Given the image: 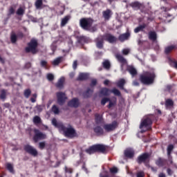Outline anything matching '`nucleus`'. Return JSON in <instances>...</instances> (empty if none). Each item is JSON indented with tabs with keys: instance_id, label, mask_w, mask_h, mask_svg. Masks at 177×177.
Returning a JSON list of instances; mask_svg holds the SVG:
<instances>
[{
	"instance_id": "1",
	"label": "nucleus",
	"mask_w": 177,
	"mask_h": 177,
	"mask_svg": "<svg viewBox=\"0 0 177 177\" xmlns=\"http://www.w3.org/2000/svg\"><path fill=\"white\" fill-rule=\"evenodd\" d=\"M156 74L153 71H145L140 75L139 80L144 85H151L154 82Z\"/></svg>"
},
{
	"instance_id": "2",
	"label": "nucleus",
	"mask_w": 177,
	"mask_h": 177,
	"mask_svg": "<svg viewBox=\"0 0 177 177\" xmlns=\"http://www.w3.org/2000/svg\"><path fill=\"white\" fill-rule=\"evenodd\" d=\"M151 124H153L151 118L149 117L144 118L140 125V129H141L142 133L146 132V131H150L151 129Z\"/></svg>"
},
{
	"instance_id": "3",
	"label": "nucleus",
	"mask_w": 177,
	"mask_h": 177,
	"mask_svg": "<svg viewBox=\"0 0 177 177\" xmlns=\"http://www.w3.org/2000/svg\"><path fill=\"white\" fill-rule=\"evenodd\" d=\"M26 53H32L35 55L38 52V41L35 39H32L28 44V46L25 48Z\"/></svg>"
},
{
	"instance_id": "4",
	"label": "nucleus",
	"mask_w": 177,
	"mask_h": 177,
	"mask_svg": "<svg viewBox=\"0 0 177 177\" xmlns=\"http://www.w3.org/2000/svg\"><path fill=\"white\" fill-rule=\"evenodd\" d=\"M59 131H62L64 132L65 136L66 138H75L77 136V133H75V130L73 129L71 126L68 128L64 127V125L59 126Z\"/></svg>"
},
{
	"instance_id": "5",
	"label": "nucleus",
	"mask_w": 177,
	"mask_h": 177,
	"mask_svg": "<svg viewBox=\"0 0 177 177\" xmlns=\"http://www.w3.org/2000/svg\"><path fill=\"white\" fill-rule=\"evenodd\" d=\"M80 24L84 30H91V27H92V24H93V19L91 18L81 19Z\"/></svg>"
},
{
	"instance_id": "6",
	"label": "nucleus",
	"mask_w": 177,
	"mask_h": 177,
	"mask_svg": "<svg viewBox=\"0 0 177 177\" xmlns=\"http://www.w3.org/2000/svg\"><path fill=\"white\" fill-rule=\"evenodd\" d=\"M35 135L33 136V140L37 143L39 140H44L46 138V134L41 132L39 130L35 129H34Z\"/></svg>"
},
{
	"instance_id": "7",
	"label": "nucleus",
	"mask_w": 177,
	"mask_h": 177,
	"mask_svg": "<svg viewBox=\"0 0 177 177\" xmlns=\"http://www.w3.org/2000/svg\"><path fill=\"white\" fill-rule=\"evenodd\" d=\"M103 128L106 132H111L118 128V122L113 121L111 124H106L104 125Z\"/></svg>"
},
{
	"instance_id": "8",
	"label": "nucleus",
	"mask_w": 177,
	"mask_h": 177,
	"mask_svg": "<svg viewBox=\"0 0 177 177\" xmlns=\"http://www.w3.org/2000/svg\"><path fill=\"white\" fill-rule=\"evenodd\" d=\"M104 41H107L109 44H114V42H117V37L111 34H105L102 35Z\"/></svg>"
},
{
	"instance_id": "9",
	"label": "nucleus",
	"mask_w": 177,
	"mask_h": 177,
	"mask_svg": "<svg viewBox=\"0 0 177 177\" xmlns=\"http://www.w3.org/2000/svg\"><path fill=\"white\" fill-rule=\"evenodd\" d=\"M149 158L150 154L145 153L138 158L137 162H138V164H142V162H146L147 161H149Z\"/></svg>"
},
{
	"instance_id": "10",
	"label": "nucleus",
	"mask_w": 177,
	"mask_h": 177,
	"mask_svg": "<svg viewBox=\"0 0 177 177\" xmlns=\"http://www.w3.org/2000/svg\"><path fill=\"white\" fill-rule=\"evenodd\" d=\"M25 150L27 151V153H29V154H31V156H33L34 157H36V156H38V151L37 149H34V147L26 145L25 146Z\"/></svg>"
},
{
	"instance_id": "11",
	"label": "nucleus",
	"mask_w": 177,
	"mask_h": 177,
	"mask_svg": "<svg viewBox=\"0 0 177 177\" xmlns=\"http://www.w3.org/2000/svg\"><path fill=\"white\" fill-rule=\"evenodd\" d=\"M57 102L59 104H64V102H66V99H67V97H66V94L62 92L57 93Z\"/></svg>"
},
{
	"instance_id": "12",
	"label": "nucleus",
	"mask_w": 177,
	"mask_h": 177,
	"mask_svg": "<svg viewBox=\"0 0 177 177\" xmlns=\"http://www.w3.org/2000/svg\"><path fill=\"white\" fill-rule=\"evenodd\" d=\"M109 147L104 145H95V150L98 153H107Z\"/></svg>"
},
{
	"instance_id": "13",
	"label": "nucleus",
	"mask_w": 177,
	"mask_h": 177,
	"mask_svg": "<svg viewBox=\"0 0 177 177\" xmlns=\"http://www.w3.org/2000/svg\"><path fill=\"white\" fill-rule=\"evenodd\" d=\"M115 57L121 63L122 67L127 64V59L121 54H116Z\"/></svg>"
},
{
	"instance_id": "14",
	"label": "nucleus",
	"mask_w": 177,
	"mask_h": 177,
	"mask_svg": "<svg viewBox=\"0 0 177 177\" xmlns=\"http://www.w3.org/2000/svg\"><path fill=\"white\" fill-rule=\"evenodd\" d=\"M134 155L135 151H133L132 149H127L124 151V156L127 157V158H133Z\"/></svg>"
},
{
	"instance_id": "15",
	"label": "nucleus",
	"mask_w": 177,
	"mask_h": 177,
	"mask_svg": "<svg viewBox=\"0 0 177 177\" xmlns=\"http://www.w3.org/2000/svg\"><path fill=\"white\" fill-rule=\"evenodd\" d=\"M104 41V38L103 36H100L98 38L96 39V45L97 47L99 48V49H102L103 48V41Z\"/></svg>"
},
{
	"instance_id": "16",
	"label": "nucleus",
	"mask_w": 177,
	"mask_h": 177,
	"mask_svg": "<svg viewBox=\"0 0 177 177\" xmlns=\"http://www.w3.org/2000/svg\"><path fill=\"white\" fill-rule=\"evenodd\" d=\"M102 15L105 20H109L110 17H111V15H113V12H111V10L107 9L106 10L102 12Z\"/></svg>"
},
{
	"instance_id": "17",
	"label": "nucleus",
	"mask_w": 177,
	"mask_h": 177,
	"mask_svg": "<svg viewBox=\"0 0 177 177\" xmlns=\"http://www.w3.org/2000/svg\"><path fill=\"white\" fill-rule=\"evenodd\" d=\"M131 35L129 32H126L124 34H122L119 36L118 39L120 41V42H124V41H127V39H129Z\"/></svg>"
},
{
	"instance_id": "18",
	"label": "nucleus",
	"mask_w": 177,
	"mask_h": 177,
	"mask_svg": "<svg viewBox=\"0 0 177 177\" xmlns=\"http://www.w3.org/2000/svg\"><path fill=\"white\" fill-rule=\"evenodd\" d=\"M68 105L70 107H78V106L80 105V102L77 99L74 98L68 102Z\"/></svg>"
},
{
	"instance_id": "19",
	"label": "nucleus",
	"mask_w": 177,
	"mask_h": 177,
	"mask_svg": "<svg viewBox=\"0 0 177 177\" xmlns=\"http://www.w3.org/2000/svg\"><path fill=\"white\" fill-rule=\"evenodd\" d=\"M127 71L132 75V77H135V75H138V71L133 66H128Z\"/></svg>"
},
{
	"instance_id": "20",
	"label": "nucleus",
	"mask_w": 177,
	"mask_h": 177,
	"mask_svg": "<svg viewBox=\"0 0 177 177\" xmlns=\"http://www.w3.org/2000/svg\"><path fill=\"white\" fill-rule=\"evenodd\" d=\"M156 165H158V167H165V165H167V160L158 158L156 160Z\"/></svg>"
},
{
	"instance_id": "21",
	"label": "nucleus",
	"mask_w": 177,
	"mask_h": 177,
	"mask_svg": "<svg viewBox=\"0 0 177 177\" xmlns=\"http://www.w3.org/2000/svg\"><path fill=\"white\" fill-rule=\"evenodd\" d=\"M94 132L98 136H100V135H103L104 133V130L100 127H96L94 128Z\"/></svg>"
},
{
	"instance_id": "22",
	"label": "nucleus",
	"mask_w": 177,
	"mask_h": 177,
	"mask_svg": "<svg viewBox=\"0 0 177 177\" xmlns=\"http://www.w3.org/2000/svg\"><path fill=\"white\" fill-rule=\"evenodd\" d=\"M89 78V75L87 73H80L77 81H84L85 80H88Z\"/></svg>"
},
{
	"instance_id": "23",
	"label": "nucleus",
	"mask_w": 177,
	"mask_h": 177,
	"mask_svg": "<svg viewBox=\"0 0 177 177\" xmlns=\"http://www.w3.org/2000/svg\"><path fill=\"white\" fill-rule=\"evenodd\" d=\"M96 146L93 145L91 147H90L89 148L86 149V153H87L88 154H93V153H96Z\"/></svg>"
},
{
	"instance_id": "24",
	"label": "nucleus",
	"mask_w": 177,
	"mask_h": 177,
	"mask_svg": "<svg viewBox=\"0 0 177 177\" xmlns=\"http://www.w3.org/2000/svg\"><path fill=\"white\" fill-rule=\"evenodd\" d=\"M63 60H64L63 57H59L56 58L55 59H54L53 62H52V64L53 66H59V64H60V63H62V62H63Z\"/></svg>"
},
{
	"instance_id": "25",
	"label": "nucleus",
	"mask_w": 177,
	"mask_h": 177,
	"mask_svg": "<svg viewBox=\"0 0 177 177\" xmlns=\"http://www.w3.org/2000/svg\"><path fill=\"white\" fill-rule=\"evenodd\" d=\"M149 39L151 41H156L157 39V33L155 31H151L149 32Z\"/></svg>"
},
{
	"instance_id": "26",
	"label": "nucleus",
	"mask_w": 177,
	"mask_h": 177,
	"mask_svg": "<svg viewBox=\"0 0 177 177\" xmlns=\"http://www.w3.org/2000/svg\"><path fill=\"white\" fill-rule=\"evenodd\" d=\"M176 49V46H167L165 48V53H166V55H168V53H171V52H172V50Z\"/></svg>"
},
{
	"instance_id": "27",
	"label": "nucleus",
	"mask_w": 177,
	"mask_h": 177,
	"mask_svg": "<svg viewBox=\"0 0 177 177\" xmlns=\"http://www.w3.org/2000/svg\"><path fill=\"white\" fill-rule=\"evenodd\" d=\"M24 12H26V8L19 7L17 10V15H18V16H23L24 15Z\"/></svg>"
},
{
	"instance_id": "28",
	"label": "nucleus",
	"mask_w": 177,
	"mask_h": 177,
	"mask_svg": "<svg viewBox=\"0 0 177 177\" xmlns=\"http://www.w3.org/2000/svg\"><path fill=\"white\" fill-rule=\"evenodd\" d=\"M117 85L119 88H120V89H124V85H125V80L124 79L120 80L118 82Z\"/></svg>"
},
{
	"instance_id": "29",
	"label": "nucleus",
	"mask_w": 177,
	"mask_h": 177,
	"mask_svg": "<svg viewBox=\"0 0 177 177\" xmlns=\"http://www.w3.org/2000/svg\"><path fill=\"white\" fill-rule=\"evenodd\" d=\"M165 106L167 109H171L174 106V101L172 100H167L165 102Z\"/></svg>"
},
{
	"instance_id": "30",
	"label": "nucleus",
	"mask_w": 177,
	"mask_h": 177,
	"mask_svg": "<svg viewBox=\"0 0 177 177\" xmlns=\"http://www.w3.org/2000/svg\"><path fill=\"white\" fill-rule=\"evenodd\" d=\"M43 1L42 0H37L35 3L36 9H41L42 8Z\"/></svg>"
},
{
	"instance_id": "31",
	"label": "nucleus",
	"mask_w": 177,
	"mask_h": 177,
	"mask_svg": "<svg viewBox=\"0 0 177 177\" xmlns=\"http://www.w3.org/2000/svg\"><path fill=\"white\" fill-rule=\"evenodd\" d=\"M70 20V17L69 16H66L64 18H63L62 19V22H61V26L62 27H64V26L66 25V23H68V21Z\"/></svg>"
},
{
	"instance_id": "32",
	"label": "nucleus",
	"mask_w": 177,
	"mask_h": 177,
	"mask_svg": "<svg viewBox=\"0 0 177 177\" xmlns=\"http://www.w3.org/2000/svg\"><path fill=\"white\" fill-rule=\"evenodd\" d=\"M109 104L108 105V109H112V107H114L115 104H117V100L113 99L112 100H109Z\"/></svg>"
},
{
	"instance_id": "33",
	"label": "nucleus",
	"mask_w": 177,
	"mask_h": 177,
	"mask_svg": "<svg viewBox=\"0 0 177 177\" xmlns=\"http://www.w3.org/2000/svg\"><path fill=\"white\" fill-rule=\"evenodd\" d=\"M110 90L106 88H104L101 90V95H103L104 96H107V95H109Z\"/></svg>"
},
{
	"instance_id": "34",
	"label": "nucleus",
	"mask_w": 177,
	"mask_h": 177,
	"mask_svg": "<svg viewBox=\"0 0 177 177\" xmlns=\"http://www.w3.org/2000/svg\"><path fill=\"white\" fill-rule=\"evenodd\" d=\"M130 6H131V8H139L140 6H142V3H139L138 1H134L130 4Z\"/></svg>"
},
{
	"instance_id": "35",
	"label": "nucleus",
	"mask_w": 177,
	"mask_h": 177,
	"mask_svg": "<svg viewBox=\"0 0 177 177\" xmlns=\"http://www.w3.org/2000/svg\"><path fill=\"white\" fill-rule=\"evenodd\" d=\"M143 28H146V25L145 24L140 25V26L136 28L135 30H134V32L136 33H138L140 31H142V30H143Z\"/></svg>"
},
{
	"instance_id": "36",
	"label": "nucleus",
	"mask_w": 177,
	"mask_h": 177,
	"mask_svg": "<svg viewBox=\"0 0 177 177\" xmlns=\"http://www.w3.org/2000/svg\"><path fill=\"white\" fill-rule=\"evenodd\" d=\"M11 42L12 44L16 43L17 41V36H16V34L15 32H12L10 36Z\"/></svg>"
},
{
	"instance_id": "37",
	"label": "nucleus",
	"mask_w": 177,
	"mask_h": 177,
	"mask_svg": "<svg viewBox=\"0 0 177 177\" xmlns=\"http://www.w3.org/2000/svg\"><path fill=\"white\" fill-rule=\"evenodd\" d=\"M52 124L53 125H54V127H57V128H58L60 130V125H63V124L62 123H57V120H56L55 118L52 120Z\"/></svg>"
},
{
	"instance_id": "38",
	"label": "nucleus",
	"mask_w": 177,
	"mask_h": 177,
	"mask_svg": "<svg viewBox=\"0 0 177 177\" xmlns=\"http://www.w3.org/2000/svg\"><path fill=\"white\" fill-rule=\"evenodd\" d=\"M63 84H64V77H61L57 84V87L62 88Z\"/></svg>"
},
{
	"instance_id": "39",
	"label": "nucleus",
	"mask_w": 177,
	"mask_h": 177,
	"mask_svg": "<svg viewBox=\"0 0 177 177\" xmlns=\"http://www.w3.org/2000/svg\"><path fill=\"white\" fill-rule=\"evenodd\" d=\"M103 120V118L102 115H99V114H95V121L97 122V124H100V122H102Z\"/></svg>"
},
{
	"instance_id": "40",
	"label": "nucleus",
	"mask_w": 177,
	"mask_h": 177,
	"mask_svg": "<svg viewBox=\"0 0 177 177\" xmlns=\"http://www.w3.org/2000/svg\"><path fill=\"white\" fill-rule=\"evenodd\" d=\"M33 122L36 125L38 124H41V118H39V116H35L33 118Z\"/></svg>"
},
{
	"instance_id": "41",
	"label": "nucleus",
	"mask_w": 177,
	"mask_h": 177,
	"mask_svg": "<svg viewBox=\"0 0 177 177\" xmlns=\"http://www.w3.org/2000/svg\"><path fill=\"white\" fill-rule=\"evenodd\" d=\"M131 52V49L129 48H124L122 50V55H124V56H127L128 55H129V53Z\"/></svg>"
},
{
	"instance_id": "42",
	"label": "nucleus",
	"mask_w": 177,
	"mask_h": 177,
	"mask_svg": "<svg viewBox=\"0 0 177 177\" xmlns=\"http://www.w3.org/2000/svg\"><path fill=\"white\" fill-rule=\"evenodd\" d=\"M103 67L104 68H106V70H109V68H110V62L109 61H104L103 62Z\"/></svg>"
},
{
	"instance_id": "43",
	"label": "nucleus",
	"mask_w": 177,
	"mask_h": 177,
	"mask_svg": "<svg viewBox=\"0 0 177 177\" xmlns=\"http://www.w3.org/2000/svg\"><path fill=\"white\" fill-rule=\"evenodd\" d=\"M0 97L1 99H3V100L6 99V91L5 90H1Z\"/></svg>"
},
{
	"instance_id": "44",
	"label": "nucleus",
	"mask_w": 177,
	"mask_h": 177,
	"mask_svg": "<svg viewBox=\"0 0 177 177\" xmlns=\"http://www.w3.org/2000/svg\"><path fill=\"white\" fill-rule=\"evenodd\" d=\"M174 150V145H170L167 147V154L168 156H171V152Z\"/></svg>"
},
{
	"instance_id": "45",
	"label": "nucleus",
	"mask_w": 177,
	"mask_h": 177,
	"mask_svg": "<svg viewBox=\"0 0 177 177\" xmlns=\"http://www.w3.org/2000/svg\"><path fill=\"white\" fill-rule=\"evenodd\" d=\"M52 111L53 112L54 114H59V108H57L56 105H54L52 107Z\"/></svg>"
},
{
	"instance_id": "46",
	"label": "nucleus",
	"mask_w": 177,
	"mask_h": 177,
	"mask_svg": "<svg viewBox=\"0 0 177 177\" xmlns=\"http://www.w3.org/2000/svg\"><path fill=\"white\" fill-rule=\"evenodd\" d=\"M112 93H113L114 95H115L116 96H120V95H121V93L120 92V91L117 88H113L111 91Z\"/></svg>"
},
{
	"instance_id": "47",
	"label": "nucleus",
	"mask_w": 177,
	"mask_h": 177,
	"mask_svg": "<svg viewBox=\"0 0 177 177\" xmlns=\"http://www.w3.org/2000/svg\"><path fill=\"white\" fill-rule=\"evenodd\" d=\"M111 174H117L118 172V168L114 167L109 169Z\"/></svg>"
},
{
	"instance_id": "48",
	"label": "nucleus",
	"mask_w": 177,
	"mask_h": 177,
	"mask_svg": "<svg viewBox=\"0 0 177 177\" xmlns=\"http://www.w3.org/2000/svg\"><path fill=\"white\" fill-rule=\"evenodd\" d=\"M6 168L10 171V172H13V165L10 163H7L6 164Z\"/></svg>"
},
{
	"instance_id": "49",
	"label": "nucleus",
	"mask_w": 177,
	"mask_h": 177,
	"mask_svg": "<svg viewBox=\"0 0 177 177\" xmlns=\"http://www.w3.org/2000/svg\"><path fill=\"white\" fill-rule=\"evenodd\" d=\"M31 95V90L26 89L24 91V96L26 97H30V95Z\"/></svg>"
},
{
	"instance_id": "50",
	"label": "nucleus",
	"mask_w": 177,
	"mask_h": 177,
	"mask_svg": "<svg viewBox=\"0 0 177 177\" xmlns=\"http://www.w3.org/2000/svg\"><path fill=\"white\" fill-rule=\"evenodd\" d=\"M47 79L48 81H53V80H55V76L52 73H48L47 75Z\"/></svg>"
},
{
	"instance_id": "51",
	"label": "nucleus",
	"mask_w": 177,
	"mask_h": 177,
	"mask_svg": "<svg viewBox=\"0 0 177 177\" xmlns=\"http://www.w3.org/2000/svg\"><path fill=\"white\" fill-rule=\"evenodd\" d=\"M45 146H46L45 142H41L39 143V149H41V150H44V149H45Z\"/></svg>"
},
{
	"instance_id": "52",
	"label": "nucleus",
	"mask_w": 177,
	"mask_h": 177,
	"mask_svg": "<svg viewBox=\"0 0 177 177\" xmlns=\"http://www.w3.org/2000/svg\"><path fill=\"white\" fill-rule=\"evenodd\" d=\"M65 172L67 174H73V168L65 167Z\"/></svg>"
},
{
	"instance_id": "53",
	"label": "nucleus",
	"mask_w": 177,
	"mask_h": 177,
	"mask_svg": "<svg viewBox=\"0 0 177 177\" xmlns=\"http://www.w3.org/2000/svg\"><path fill=\"white\" fill-rule=\"evenodd\" d=\"M110 99L109 98H104L101 101V104H102V106H104V104H106V103H107V102H109Z\"/></svg>"
},
{
	"instance_id": "54",
	"label": "nucleus",
	"mask_w": 177,
	"mask_h": 177,
	"mask_svg": "<svg viewBox=\"0 0 177 177\" xmlns=\"http://www.w3.org/2000/svg\"><path fill=\"white\" fill-rule=\"evenodd\" d=\"M137 177H145V172L139 171L137 173Z\"/></svg>"
},
{
	"instance_id": "55",
	"label": "nucleus",
	"mask_w": 177,
	"mask_h": 177,
	"mask_svg": "<svg viewBox=\"0 0 177 177\" xmlns=\"http://www.w3.org/2000/svg\"><path fill=\"white\" fill-rule=\"evenodd\" d=\"M15 13V8L13 7H10L9 15H13Z\"/></svg>"
},
{
	"instance_id": "56",
	"label": "nucleus",
	"mask_w": 177,
	"mask_h": 177,
	"mask_svg": "<svg viewBox=\"0 0 177 177\" xmlns=\"http://www.w3.org/2000/svg\"><path fill=\"white\" fill-rule=\"evenodd\" d=\"M48 63L46 62V61H41V65L42 66V67H46V64Z\"/></svg>"
},
{
	"instance_id": "57",
	"label": "nucleus",
	"mask_w": 177,
	"mask_h": 177,
	"mask_svg": "<svg viewBox=\"0 0 177 177\" xmlns=\"http://www.w3.org/2000/svg\"><path fill=\"white\" fill-rule=\"evenodd\" d=\"M77 61H74L73 64V68H74V70H75V68H77Z\"/></svg>"
},
{
	"instance_id": "58",
	"label": "nucleus",
	"mask_w": 177,
	"mask_h": 177,
	"mask_svg": "<svg viewBox=\"0 0 177 177\" xmlns=\"http://www.w3.org/2000/svg\"><path fill=\"white\" fill-rule=\"evenodd\" d=\"M26 68H30V67H31V63H27L25 65Z\"/></svg>"
},
{
	"instance_id": "59",
	"label": "nucleus",
	"mask_w": 177,
	"mask_h": 177,
	"mask_svg": "<svg viewBox=\"0 0 177 177\" xmlns=\"http://www.w3.org/2000/svg\"><path fill=\"white\" fill-rule=\"evenodd\" d=\"M96 82H97L96 80H93L91 81V85H93V86L96 85Z\"/></svg>"
},
{
	"instance_id": "60",
	"label": "nucleus",
	"mask_w": 177,
	"mask_h": 177,
	"mask_svg": "<svg viewBox=\"0 0 177 177\" xmlns=\"http://www.w3.org/2000/svg\"><path fill=\"white\" fill-rule=\"evenodd\" d=\"M133 84L135 86H139V82L138 81H134Z\"/></svg>"
},
{
	"instance_id": "61",
	"label": "nucleus",
	"mask_w": 177,
	"mask_h": 177,
	"mask_svg": "<svg viewBox=\"0 0 177 177\" xmlns=\"http://www.w3.org/2000/svg\"><path fill=\"white\" fill-rule=\"evenodd\" d=\"M167 174L168 175H172V170H171V169H167Z\"/></svg>"
},
{
	"instance_id": "62",
	"label": "nucleus",
	"mask_w": 177,
	"mask_h": 177,
	"mask_svg": "<svg viewBox=\"0 0 177 177\" xmlns=\"http://www.w3.org/2000/svg\"><path fill=\"white\" fill-rule=\"evenodd\" d=\"M158 177H166V176H165V174L160 173V174H159Z\"/></svg>"
},
{
	"instance_id": "63",
	"label": "nucleus",
	"mask_w": 177,
	"mask_h": 177,
	"mask_svg": "<svg viewBox=\"0 0 177 177\" xmlns=\"http://www.w3.org/2000/svg\"><path fill=\"white\" fill-rule=\"evenodd\" d=\"M100 177H110V176H109V175H107V174H101L100 175Z\"/></svg>"
},
{
	"instance_id": "64",
	"label": "nucleus",
	"mask_w": 177,
	"mask_h": 177,
	"mask_svg": "<svg viewBox=\"0 0 177 177\" xmlns=\"http://www.w3.org/2000/svg\"><path fill=\"white\" fill-rule=\"evenodd\" d=\"M104 85H109V84H110V81H109V80H105V81L104 82Z\"/></svg>"
}]
</instances>
